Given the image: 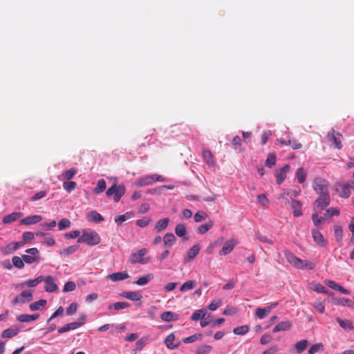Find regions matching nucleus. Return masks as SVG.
I'll use <instances>...</instances> for the list:
<instances>
[{
  "label": "nucleus",
  "instance_id": "nucleus-34",
  "mask_svg": "<svg viewBox=\"0 0 354 354\" xmlns=\"http://www.w3.org/2000/svg\"><path fill=\"white\" fill-rule=\"evenodd\" d=\"M308 345V342L306 339H302L299 342H297L295 344V348L298 354L302 353L307 348Z\"/></svg>",
  "mask_w": 354,
  "mask_h": 354
},
{
  "label": "nucleus",
  "instance_id": "nucleus-64",
  "mask_svg": "<svg viewBox=\"0 0 354 354\" xmlns=\"http://www.w3.org/2000/svg\"><path fill=\"white\" fill-rule=\"evenodd\" d=\"M328 214H329V217L333 216H338L339 214V210L335 207H330L326 210V213L324 214V218H327Z\"/></svg>",
  "mask_w": 354,
  "mask_h": 354
},
{
  "label": "nucleus",
  "instance_id": "nucleus-62",
  "mask_svg": "<svg viewBox=\"0 0 354 354\" xmlns=\"http://www.w3.org/2000/svg\"><path fill=\"white\" fill-rule=\"evenodd\" d=\"M201 337L200 334H194L189 337H185L183 339V342L185 344L192 343L198 339H199Z\"/></svg>",
  "mask_w": 354,
  "mask_h": 354
},
{
  "label": "nucleus",
  "instance_id": "nucleus-59",
  "mask_svg": "<svg viewBox=\"0 0 354 354\" xmlns=\"http://www.w3.org/2000/svg\"><path fill=\"white\" fill-rule=\"evenodd\" d=\"M47 195V191L43 190L36 193L34 196L30 198V201L35 202L40 200Z\"/></svg>",
  "mask_w": 354,
  "mask_h": 354
},
{
  "label": "nucleus",
  "instance_id": "nucleus-15",
  "mask_svg": "<svg viewBox=\"0 0 354 354\" xmlns=\"http://www.w3.org/2000/svg\"><path fill=\"white\" fill-rule=\"evenodd\" d=\"M201 250V247L198 244L194 245L187 252V256L184 259L185 263H188L193 260Z\"/></svg>",
  "mask_w": 354,
  "mask_h": 354
},
{
  "label": "nucleus",
  "instance_id": "nucleus-33",
  "mask_svg": "<svg viewBox=\"0 0 354 354\" xmlns=\"http://www.w3.org/2000/svg\"><path fill=\"white\" fill-rule=\"evenodd\" d=\"M176 241V238L172 233H167L163 237L164 245L171 247Z\"/></svg>",
  "mask_w": 354,
  "mask_h": 354
},
{
  "label": "nucleus",
  "instance_id": "nucleus-18",
  "mask_svg": "<svg viewBox=\"0 0 354 354\" xmlns=\"http://www.w3.org/2000/svg\"><path fill=\"white\" fill-rule=\"evenodd\" d=\"M312 235L315 242L321 247L326 245V241L320 232L317 230H312Z\"/></svg>",
  "mask_w": 354,
  "mask_h": 354
},
{
  "label": "nucleus",
  "instance_id": "nucleus-7",
  "mask_svg": "<svg viewBox=\"0 0 354 354\" xmlns=\"http://www.w3.org/2000/svg\"><path fill=\"white\" fill-rule=\"evenodd\" d=\"M26 252L28 254L22 255L24 262L26 263H39L40 258L39 257V250L37 248H28L26 250Z\"/></svg>",
  "mask_w": 354,
  "mask_h": 354
},
{
  "label": "nucleus",
  "instance_id": "nucleus-63",
  "mask_svg": "<svg viewBox=\"0 0 354 354\" xmlns=\"http://www.w3.org/2000/svg\"><path fill=\"white\" fill-rule=\"evenodd\" d=\"M151 222L150 218H145L136 221V225L140 227H145L147 226Z\"/></svg>",
  "mask_w": 354,
  "mask_h": 354
},
{
  "label": "nucleus",
  "instance_id": "nucleus-1",
  "mask_svg": "<svg viewBox=\"0 0 354 354\" xmlns=\"http://www.w3.org/2000/svg\"><path fill=\"white\" fill-rule=\"evenodd\" d=\"M101 241L100 235L93 230H84L82 235L78 238V243H84L88 245L93 246Z\"/></svg>",
  "mask_w": 354,
  "mask_h": 354
},
{
  "label": "nucleus",
  "instance_id": "nucleus-47",
  "mask_svg": "<svg viewBox=\"0 0 354 354\" xmlns=\"http://www.w3.org/2000/svg\"><path fill=\"white\" fill-rule=\"evenodd\" d=\"M77 187V183L74 181H65L63 183V187L67 192H71Z\"/></svg>",
  "mask_w": 354,
  "mask_h": 354
},
{
  "label": "nucleus",
  "instance_id": "nucleus-58",
  "mask_svg": "<svg viewBox=\"0 0 354 354\" xmlns=\"http://www.w3.org/2000/svg\"><path fill=\"white\" fill-rule=\"evenodd\" d=\"M131 218V213L127 212L126 214L123 215L118 216L115 218V222L117 223L118 225L124 222L127 218Z\"/></svg>",
  "mask_w": 354,
  "mask_h": 354
},
{
  "label": "nucleus",
  "instance_id": "nucleus-42",
  "mask_svg": "<svg viewBox=\"0 0 354 354\" xmlns=\"http://www.w3.org/2000/svg\"><path fill=\"white\" fill-rule=\"evenodd\" d=\"M333 303L336 304L342 305L344 306H347L349 308H354L353 302L345 298L335 299L333 300Z\"/></svg>",
  "mask_w": 354,
  "mask_h": 354
},
{
  "label": "nucleus",
  "instance_id": "nucleus-31",
  "mask_svg": "<svg viewBox=\"0 0 354 354\" xmlns=\"http://www.w3.org/2000/svg\"><path fill=\"white\" fill-rule=\"evenodd\" d=\"M44 277L43 276H39L35 279H28L22 283V286H28V287H35L39 283L43 281Z\"/></svg>",
  "mask_w": 354,
  "mask_h": 354
},
{
  "label": "nucleus",
  "instance_id": "nucleus-6",
  "mask_svg": "<svg viewBox=\"0 0 354 354\" xmlns=\"http://www.w3.org/2000/svg\"><path fill=\"white\" fill-rule=\"evenodd\" d=\"M126 188L123 185H113L110 187L106 192V195L108 197L113 195V200L115 202H119L122 196L125 194Z\"/></svg>",
  "mask_w": 354,
  "mask_h": 354
},
{
  "label": "nucleus",
  "instance_id": "nucleus-54",
  "mask_svg": "<svg viewBox=\"0 0 354 354\" xmlns=\"http://www.w3.org/2000/svg\"><path fill=\"white\" fill-rule=\"evenodd\" d=\"M71 223L68 218H62L58 223V228L59 230H63L67 227H69Z\"/></svg>",
  "mask_w": 354,
  "mask_h": 354
},
{
  "label": "nucleus",
  "instance_id": "nucleus-20",
  "mask_svg": "<svg viewBox=\"0 0 354 354\" xmlns=\"http://www.w3.org/2000/svg\"><path fill=\"white\" fill-rule=\"evenodd\" d=\"M309 288L310 290L319 293H326L329 295H332L323 285L319 283H311L309 285Z\"/></svg>",
  "mask_w": 354,
  "mask_h": 354
},
{
  "label": "nucleus",
  "instance_id": "nucleus-41",
  "mask_svg": "<svg viewBox=\"0 0 354 354\" xmlns=\"http://www.w3.org/2000/svg\"><path fill=\"white\" fill-rule=\"evenodd\" d=\"M290 328V324L288 322H282L275 326L273 329L274 333L279 332L281 330H286Z\"/></svg>",
  "mask_w": 354,
  "mask_h": 354
},
{
  "label": "nucleus",
  "instance_id": "nucleus-4",
  "mask_svg": "<svg viewBox=\"0 0 354 354\" xmlns=\"http://www.w3.org/2000/svg\"><path fill=\"white\" fill-rule=\"evenodd\" d=\"M313 187L315 192L319 195L329 194L328 183L322 178H315L313 182Z\"/></svg>",
  "mask_w": 354,
  "mask_h": 354
},
{
  "label": "nucleus",
  "instance_id": "nucleus-19",
  "mask_svg": "<svg viewBox=\"0 0 354 354\" xmlns=\"http://www.w3.org/2000/svg\"><path fill=\"white\" fill-rule=\"evenodd\" d=\"M301 207L302 204L300 201L297 200H292L291 201V208L295 216L299 217L302 215Z\"/></svg>",
  "mask_w": 354,
  "mask_h": 354
},
{
  "label": "nucleus",
  "instance_id": "nucleus-12",
  "mask_svg": "<svg viewBox=\"0 0 354 354\" xmlns=\"http://www.w3.org/2000/svg\"><path fill=\"white\" fill-rule=\"evenodd\" d=\"M290 167L289 165H285L279 171H277L276 181L278 185H281L286 178L287 174L289 172Z\"/></svg>",
  "mask_w": 354,
  "mask_h": 354
},
{
  "label": "nucleus",
  "instance_id": "nucleus-49",
  "mask_svg": "<svg viewBox=\"0 0 354 354\" xmlns=\"http://www.w3.org/2000/svg\"><path fill=\"white\" fill-rule=\"evenodd\" d=\"M195 286H196L195 282L189 280V281H186L181 286L180 290L181 292H185V291L193 289L195 287Z\"/></svg>",
  "mask_w": 354,
  "mask_h": 354
},
{
  "label": "nucleus",
  "instance_id": "nucleus-50",
  "mask_svg": "<svg viewBox=\"0 0 354 354\" xmlns=\"http://www.w3.org/2000/svg\"><path fill=\"white\" fill-rule=\"evenodd\" d=\"M85 320V317H81L77 322H71L68 324L70 327V330H75L78 327L82 326L84 324V322Z\"/></svg>",
  "mask_w": 354,
  "mask_h": 354
},
{
  "label": "nucleus",
  "instance_id": "nucleus-29",
  "mask_svg": "<svg viewBox=\"0 0 354 354\" xmlns=\"http://www.w3.org/2000/svg\"><path fill=\"white\" fill-rule=\"evenodd\" d=\"M175 233L180 237H184L185 240H188V237L186 236V227L184 224H178L175 227Z\"/></svg>",
  "mask_w": 354,
  "mask_h": 354
},
{
  "label": "nucleus",
  "instance_id": "nucleus-2",
  "mask_svg": "<svg viewBox=\"0 0 354 354\" xmlns=\"http://www.w3.org/2000/svg\"><path fill=\"white\" fill-rule=\"evenodd\" d=\"M284 255L287 261L293 266L298 269H309L313 270L315 268V264L310 261H305L299 258H297L292 252L286 250Z\"/></svg>",
  "mask_w": 354,
  "mask_h": 354
},
{
  "label": "nucleus",
  "instance_id": "nucleus-52",
  "mask_svg": "<svg viewBox=\"0 0 354 354\" xmlns=\"http://www.w3.org/2000/svg\"><path fill=\"white\" fill-rule=\"evenodd\" d=\"M323 349H324L323 344L322 343H317V344H313L308 349V354H315L319 351L323 350Z\"/></svg>",
  "mask_w": 354,
  "mask_h": 354
},
{
  "label": "nucleus",
  "instance_id": "nucleus-32",
  "mask_svg": "<svg viewBox=\"0 0 354 354\" xmlns=\"http://www.w3.org/2000/svg\"><path fill=\"white\" fill-rule=\"evenodd\" d=\"M123 296L130 300L139 301L142 298V295L139 292H125Z\"/></svg>",
  "mask_w": 354,
  "mask_h": 354
},
{
  "label": "nucleus",
  "instance_id": "nucleus-44",
  "mask_svg": "<svg viewBox=\"0 0 354 354\" xmlns=\"http://www.w3.org/2000/svg\"><path fill=\"white\" fill-rule=\"evenodd\" d=\"M77 170L75 168H71L70 169L65 171L62 174V178L67 180L72 179L76 174Z\"/></svg>",
  "mask_w": 354,
  "mask_h": 354
},
{
  "label": "nucleus",
  "instance_id": "nucleus-43",
  "mask_svg": "<svg viewBox=\"0 0 354 354\" xmlns=\"http://www.w3.org/2000/svg\"><path fill=\"white\" fill-rule=\"evenodd\" d=\"M46 299H39V301H37L35 302L32 303L30 305V310H39L40 308H45L46 305Z\"/></svg>",
  "mask_w": 354,
  "mask_h": 354
},
{
  "label": "nucleus",
  "instance_id": "nucleus-60",
  "mask_svg": "<svg viewBox=\"0 0 354 354\" xmlns=\"http://www.w3.org/2000/svg\"><path fill=\"white\" fill-rule=\"evenodd\" d=\"M342 193L340 196L344 198H347L351 195L350 184L344 185L342 187Z\"/></svg>",
  "mask_w": 354,
  "mask_h": 354
},
{
  "label": "nucleus",
  "instance_id": "nucleus-61",
  "mask_svg": "<svg viewBox=\"0 0 354 354\" xmlns=\"http://www.w3.org/2000/svg\"><path fill=\"white\" fill-rule=\"evenodd\" d=\"M147 337H142L136 343V349L141 351L147 344Z\"/></svg>",
  "mask_w": 354,
  "mask_h": 354
},
{
  "label": "nucleus",
  "instance_id": "nucleus-30",
  "mask_svg": "<svg viewBox=\"0 0 354 354\" xmlns=\"http://www.w3.org/2000/svg\"><path fill=\"white\" fill-rule=\"evenodd\" d=\"M334 232H335V241L337 243L341 245L342 238H343V228L341 225H335L334 226Z\"/></svg>",
  "mask_w": 354,
  "mask_h": 354
},
{
  "label": "nucleus",
  "instance_id": "nucleus-24",
  "mask_svg": "<svg viewBox=\"0 0 354 354\" xmlns=\"http://www.w3.org/2000/svg\"><path fill=\"white\" fill-rule=\"evenodd\" d=\"M39 317V314L34 315L22 314L17 317V320L21 322H30L37 320Z\"/></svg>",
  "mask_w": 354,
  "mask_h": 354
},
{
  "label": "nucleus",
  "instance_id": "nucleus-22",
  "mask_svg": "<svg viewBox=\"0 0 354 354\" xmlns=\"http://www.w3.org/2000/svg\"><path fill=\"white\" fill-rule=\"evenodd\" d=\"M202 156L204 159V161L209 166H214L215 165V162L213 159V154L209 149H203V152H202Z\"/></svg>",
  "mask_w": 354,
  "mask_h": 354
},
{
  "label": "nucleus",
  "instance_id": "nucleus-8",
  "mask_svg": "<svg viewBox=\"0 0 354 354\" xmlns=\"http://www.w3.org/2000/svg\"><path fill=\"white\" fill-rule=\"evenodd\" d=\"M165 180V178L162 176L155 174L153 175L147 176L143 178L140 179L137 182V185L138 186H146L152 184L153 182H163Z\"/></svg>",
  "mask_w": 354,
  "mask_h": 354
},
{
  "label": "nucleus",
  "instance_id": "nucleus-21",
  "mask_svg": "<svg viewBox=\"0 0 354 354\" xmlns=\"http://www.w3.org/2000/svg\"><path fill=\"white\" fill-rule=\"evenodd\" d=\"M129 277V275L127 272H115L108 276V278L112 281H122L128 279Z\"/></svg>",
  "mask_w": 354,
  "mask_h": 354
},
{
  "label": "nucleus",
  "instance_id": "nucleus-14",
  "mask_svg": "<svg viewBox=\"0 0 354 354\" xmlns=\"http://www.w3.org/2000/svg\"><path fill=\"white\" fill-rule=\"evenodd\" d=\"M324 283L327 286L330 288L331 289H333L334 290L339 291V292H342V294H344V295L350 294V291L348 290H347V289L344 288V287H342V286L337 284L334 281L326 279L324 281Z\"/></svg>",
  "mask_w": 354,
  "mask_h": 354
},
{
  "label": "nucleus",
  "instance_id": "nucleus-10",
  "mask_svg": "<svg viewBox=\"0 0 354 354\" xmlns=\"http://www.w3.org/2000/svg\"><path fill=\"white\" fill-rule=\"evenodd\" d=\"M237 241L234 239L227 240L219 252L220 255H227L230 254L237 245Z\"/></svg>",
  "mask_w": 354,
  "mask_h": 354
},
{
  "label": "nucleus",
  "instance_id": "nucleus-39",
  "mask_svg": "<svg viewBox=\"0 0 354 354\" xmlns=\"http://www.w3.org/2000/svg\"><path fill=\"white\" fill-rule=\"evenodd\" d=\"M250 330L248 325H243L233 329V333L237 335H244Z\"/></svg>",
  "mask_w": 354,
  "mask_h": 354
},
{
  "label": "nucleus",
  "instance_id": "nucleus-53",
  "mask_svg": "<svg viewBox=\"0 0 354 354\" xmlns=\"http://www.w3.org/2000/svg\"><path fill=\"white\" fill-rule=\"evenodd\" d=\"M337 322L340 326L346 330H351L353 328L352 323L349 320H342L339 318H337Z\"/></svg>",
  "mask_w": 354,
  "mask_h": 354
},
{
  "label": "nucleus",
  "instance_id": "nucleus-38",
  "mask_svg": "<svg viewBox=\"0 0 354 354\" xmlns=\"http://www.w3.org/2000/svg\"><path fill=\"white\" fill-rule=\"evenodd\" d=\"M106 181L104 179H100L97 183V186L93 189V192L96 194H100L106 189Z\"/></svg>",
  "mask_w": 354,
  "mask_h": 354
},
{
  "label": "nucleus",
  "instance_id": "nucleus-56",
  "mask_svg": "<svg viewBox=\"0 0 354 354\" xmlns=\"http://www.w3.org/2000/svg\"><path fill=\"white\" fill-rule=\"evenodd\" d=\"M207 217V214L203 212H198L194 215V221L196 223L205 221Z\"/></svg>",
  "mask_w": 354,
  "mask_h": 354
},
{
  "label": "nucleus",
  "instance_id": "nucleus-57",
  "mask_svg": "<svg viewBox=\"0 0 354 354\" xmlns=\"http://www.w3.org/2000/svg\"><path fill=\"white\" fill-rule=\"evenodd\" d=\"M276 163V156L274 154H269L266 160V165L268 167L271 168L274 165H275Z\"/></svg>",
  "mask_w": 354,
  "mask_h": 354
},
{
  "label": "nucleus",
  "instance_id": "nucleus-48",
  "mask_svg": "<svg viewBox=\"0 0 354 354\" xmlns=\"http://www.w3.org/2000/svg\"><path fill=\"white\" fill-rule=\"evenodd\" d=\"M212 349V347L209 345H201L198 346L196 349V354H207L209 353Z\"/></svg>",
  "mask_w": 354,
  "mask_h": 354
},
{
  "label": "nucleus",
  "instance_id": "nucleus-37",
  "mask_svg": "<svg viewBox=\"0 0 354 354\" xmlns=\"http://www.w3.org/2000/svg\"><path fill=\"white\" fill-rule=\"evenodd\" d=\"M89 220L95 223H100L104 220V217L95 210L90 212L88 216Z\"/></svg>",
  "mask_w": 354,
  "mask_h": 354
},
{
  "label": "nucleus",
  "instance_id": "nucleus-17",
  "mask_svg": "<svg viewBox=\"0 0 354 354\" xmlns=\"http://www.w3.org/2000/svg\"><path fill=\"white\" fill-rule=\"evenodd\" d=\"M276 141L278 144L290 146L293 149H299L302 147V145L296 140L277 139Z\"/></svg>",
  "mask_w": 354,
  "mask_h": 354
},
{
  "label": "nucleus",
  "instance_id": "nucleus-9",
  "mask_svg": "<svg viewBox=\"0 0 354 354\" xmlns=\"http://www.w3.org/2000/svg\"><path fill=\"white\" fill-rule=\"evenodd\" d=\"M330 202V198L329 194L319 195V197L316 199L314 203V207L322 210L329 205Z\"/></svg>",
  "mask_w": 354,
  "mask_h": 354
},
{
  "label": "nucleus",
  "instance_id": "nucleus-35",
  "mask_svg": "<svg viewBox=\"0 0 354 354\" xmlns=\"http://www.w3.org/2000/svg\"><path fill=\"white\" fill-rule=\"evenodd\" d=\"M169 222V219L168 218H165L159 220L155 226V229L158 232H160L165 229L167 228L168 223Z\"/></svg>",
  "mask_w": 354,
  "mask_h": 354
},
{
  "label": "nucleus",
  "instance_id": "nucleus-3",
  "mask_svg": "<svg viewBox=\"0 0 354 354\" xmlns=\"http://www.w3.org/2000/svg\"><path fill=\"white\" fill-rule=\"evenodd\" d=\"M326 139L331 147L337 149H342V135L339 132H336L334 129H331L328 131L326 135Z\"/></svg>",
  "mask_w": 354,
  "mask_h": 354
},
{
  "label": "nucleus",
  "instance_id": "nucleus-25",
  "mask_svg": "<svg viewBox=\"0 0 354 354\" xmlns=\"http://www.w3.org/2000/svg\"><path fill=\"white\" fill-rule=\"evenodd\" d=\"M306 171L303 167L298 168L295 174V178L297 182L299 184H303L306 181Z\"/></svg>",
  "mask_w": 354,
  "mask_h": 354
},
{
  "label": "nucleus",
  "instance_id": "nucleus-45",
  "mask_svg": "<svg viewBox=\"0 0 354 354\" xmlns=\"http://www.w3.org/2000/svg\"><path fill=\"white\" fill-rule=\"evenodd\" d=\"M13 266L19 269H22L24 267V262L22 257L14 256L12 259Z\"/></svg>",
  "mask_w": 354,
  "mask_h": 354
},
{
  "label": "nucleus",
  "instance_id": "nucleus-23",
  "mask_svg": "<svg viewBox=\"0 0 354 354\" xmlns=\"http://www.w3.org/2000/svg\"><path fill=\"white\" fill-rule=\"evenodd\" d=\"M23 216L21 212H13L5 216L3 218V223L5 224L10 223L20 218Z\"/></svg>",
  "mask_w": 354,
  "mask_h": 354
},
{
  "label": "nucleus",
  "instance_id": "nucleus-27",
  "mask_svg": "<svg viewBox=\"0 0 354 354\" xmlns=\"http://www.w3.org/2000/svg\"><path fill=\"white\" fill-rule=\"evenodd\" d=\"M19 332V330L17 328H9L3 331L1 334V337L3 338H11L12 337L16 336Z\"/></svg>",
  "mask_w": 354,
  "mask_h": 354
},
{
  "label": "nucleus",
  "instance_id": "nucleus-55",
  "mask_svg": "<svg viewBox=\"0 0 354 354\" xmlns=\"http://www.w3.org/2000/svg\"><path fill=\"white\" fill-rule=\"evenodd\" d=\"M114 307L115 310H121L129 307V304L126 302H116L113 305L109 306V310H111Z\"/></svg>",
  "mask_w": 354,
  "mask_h": 354
},
{
  "label": "nucleus",
  "instance_id": "nucleus-16",
  "mask_svg": "<svg viewBox=\"0 0 354 354\" xmlns=\"http://www.w3.org/2000/svg\"><path fill=\"white\" fill-rule=\"evenodd\" d=\"M42 220L40 215L28 216L20 221V223L25 225L36 224Z\"/></svg>",
  "mask_w": 354,
  "mask_h": 354
},
{
  "label": "nucleus",
  "instance_id": "nucleus-40",
  "mask_svg": "<svg viewBox=\"0 0 354 354\" xmlns=\"http://www.w3.org/2000/svg\"><path fill=\"white\" fill-rule=\"evenodd\" d=\"M161 319L165 322L176 320L178 319L176 314L172 313L170 311H165L160 316Z\"/></svg>",
  "mask_w": 354,
  "mask_h": 354
},
{
  "label": "nucleus",
  "instance_id": "nucleus-51",
  "mask_svg": "<svg viewBox=\"0 0 354 354\" xmlns=\"http://www.w3.org/2000/svg\"><path fill=\"white\" fill-rule=\"evenodd\" d=\"M257 201L263 207H266L269 204V200L263 194L257 196Z\"/></svg>",
  "mask_w": 354,
  "mask_h": 354
},
{
  "label": "nucleus",
  "instance_id": "nucleus-36",
  "mask_svg": "<svg viewBox=\"0 0 354 354\" xmlns=\"http://www.w3.org/2000/svg\"><path fill=\"white\" fill-rule=\"evenodd\" d=\"M175 341V335L174 333H171L167 336L165 339V344L170 349H174L178 347V345L174 344Z\"/></svg>",
  "mask_w": 354,
  "mask_h": 354
},
{
  "label": "nucleus",
  "instance_id": "nucleus-13",
  "mask_svg": "<svg viewBox=\"0 0 354 354\" xmlns=\"http://www.w3.org/2000/svg\"><path fill=\"white\" fill-rule=\"evenodd\" d=\"M44 281H45L44 289L48 292H52L58 289L57 284L55 283V279L51 276H47L44 277Z\"/></svg>",
  "mask_w": 354,
  "mask_h": 354
},
{
  "label": "nucleus",
  "instance_id": "nucleus-46",
  "mask_svg": "<svg viewBox=\"0 0 354 354\" xmlns=\"http://www.w3.org/2000/svg\"><path fill=\"white\" fill-rule=\"evenodd\" d=\"M79 248L78 245H71L66 248L62 250L59 253L60 254L70 255L75 252Z\"/></svg>",
  "mask_w": 354,
  "mask_h": 354
},
{
  "label": "nucleus",
  "instance_id": "nucleus-26",
  "mask_svg": "<svg viewBox=\"0 0 354 354\" xmlns=\"http://www.w3.org/2000/svg\"><path fill=\"white\" fill-rule=\"evenodd\" d=\"M214 225L213 221H209L207 223L201 225L196 229V232L199 234H204L209 231Z\"/></svg>",
  "mask_w": 354,
  "mask_h": 354
},
{
  "label": "nucleus",
  "instance_id": "nucleus-5",
  "mask_svg": "<svg viewBox=\"0 0 354 354\" xmlns=\"http://www.w3.org/2000/svg\"><path fill=\"white\" fill-rule=\"evenodd\" d=\"M147 253V250L146 248L140 249L138 252L132 253L129 257V261L131 264H146L151 260L150 257H144Z\"/></svg>",
  "mask_w": 354,
  "mask_h": 354
},
{
  "label": "nucleus",
  "instance_id": "nucleus-11",
  "mask_svg": "<svg viewBox=\"0 0 354 354\" xmlns=\"http://www.w3.org/2000/svg\"><path fill=\"white\" fill-rule=\"evenodd\" d=\"M32 299V294L30 290H24L20 295H17L13 301L15 304H21L30 302Z\"/></svg>",
  "mask_w": 354,
  "mask_h": 354
},
{
  "label": "nucleus",
  "instance_id": "nucleus-28",
  "mask_svg": "<svg viewBox=\"0 0 354 354\" xmlns=\"http://www.w3.org/2000/svg\"><path fill=\"white\" fill-rule=\"evenodd\" d=\"M153 277V274L149 273L144 276L140 277L138 279L133 282L138 286H145L147 284Z\"/></svg>",
  "mask_w": 354,
  "mask_h": 354
}]
</instances>
